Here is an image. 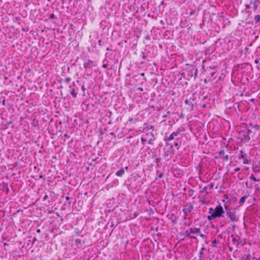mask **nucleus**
Wrapping results in <instances>:
<instances>
[{
    "label": "nucleus",
    "mask_w": 260,
    "mask_h": 260,
    "mask_svg": "<svg viewBox=\"0 0 260 260\" xmlns=\"http://www.w3.org/2000/svg\"><path fill=\"white\" fill-rule=\"evenodd\" d=\"M208 187L207 186H205L202 190H200V193H202L205 191H206Z\"/></svg>",
    "instance_id": "5701e85b"
},
{
    "label": "nucleus",
    "mask_w": 260,
    "mask_h": 260,
    "mask_svg": "<svg viewBox=\"0 0 260 260\" xmlns=\"http://www.w3.org/2000/svg\"><path fill=\"white\" fill-rule=\"evenodd\" d=\"M250 4L253 5L255 7V8H257V6L256 5V1H251Z\"/></svg>",
    "instance_id": "393cba45"
},
{
    "label": "nucleus",
    "mask_w": 260,
    "mask_h": 260,
    "mask_svg": "<svg viewBox=\"0 0 260 260\" xmlns=\"http://www.w3.org/2000/svg\"><path fill=\"white\" fill-rule=\"evenodd\" d=\"M250 179H251L252 180H253L254 181L259 182V180H258V178H256V177H255L253 174L251 175Z\"/></svg>",
    "instance_id": "aec40b11"
},
{
    "label": "nucleus",
    "mask_w": 260,
    "mask_h": 260,
    "mask_svg": "<svg viewBox=\"0 0 260 260\" xmlns=\"http://www.w3.org/2000/svg\"><path fill=\"white\" fill-rule=\"evenodd\" d=\"M181 145V142H179L178 141L175 142L174 143V146L177 149H179Z\"/></svg>",
    "instance_id": "a211bd4d"
},
{
    "label": "nucleus",
    "mask_w": 260,
    "mask_h": 260,
    "mask_svg": "<svg viewBox=\"0 0 260 260\" xmlns=\"http://www.w3.org/2000/svg\"><path fill=\"white\" fill-rule=\"evenodd\" d=\"M5 100H3V105H5Z\"/></svg>",
    "instance_id": "de8ad7c7"
},
{
    "label": "nucleus",
    "mask_w": 260,
    "mask_h": 260,
    "mask_svg": "<svg viewBox=\"0 0 260 260\" xmlns=\"http://www.w3.org/2000/svg\"><path fill=\"white\" fill-rule=\"evenodd\" d=\"M125 171L123 168H121L116 173V175L119 177H122L124 174Z\"/></svg>",
    "instance_id": "f8f14e48"
},
{
    "label": "nucleus",
    "mask_w": 260,
    "mask_h": 260,
    "mask_svg": "<svg viewBox=\"0 0 260 260\" xmlns=\"http://www.w3.org/2000/svg\"><path fill=\"white\" fill-rule=\"evenodd\" d=\"M246 132L248 133V135L250 136V135L252 134V131L251 129H249L247 127H244Z\"/></svg>",
    "instance_id": "6ab92c4d"
},
{
    "label": "nucleus",
    "mask_w": 260,
    "mask_h": 260,
    "mask_svg": "<svg viewBox=\"0 0 260 260\" xmlns=\"http://www.w3.org/2000/svg\"><path fill=\"white\" fill-rule=\"evenodd\" d=\"M181 234L185 236V237H187L191 239H197V237L194 235L190 234V233L189 232V230H186L184 233Z\"/></svg>",
    "instance_id": "1a4fd4ad"
},
{
    "label": "nucleus",
    "mask_w": 260,
    "mask_h": 260,
    "mask_svg": "<svg viewBox=\"0 0 260 260\" xmlns=\"http://www.w3.org/2000/svg\"><path fill=\"white\" fill-rule=\"evenodd\" d=\"M254 62H255L256 64H259V60H258V59H255V60H254Z\"/></svg>",
    "instance_id": "c85d7f7f"
},
{
    "label": "nucleus",
    "mask_w": 260,
    "mask_h": 260,
    "mask_svg": "<svg viewBox=\"0 0 260 260\" xmlns=\"http://www.w3.org/2000/svg\"><path fill=\"white\" fill-rule=\"evenodd\" d=\"M141 140L143 144H144L145 142H146V141H147V139L146 138H144L143 137H141Z\"/></svg>",
    "instance_id": "a878e982"
},
{
    "label": "nucleus",
    "mask_w": 260,
    "mask_h": 260,
    "mask_svg": "<svg viewBox=\"0 0 260 260\" xmlns=\"http://www.w3.org/2000/svg\"><path fill=\"white\" fill-rule=\"evenodd\" d=\"M233 249V247L232 246H229V250L230 251H232Z\"/></svg>",
    "instance_id": "e433bc0d"
},
{
    "label": "nucleus",
    "mask_w": 260,
    "mask_h": 260,
    "mask_svg": "<svg viewBox=\"0 0 260 260\" xmlns=\"http://www.w3.org/2000/svg\"><path fill=\"white\" fill-rule=\"evenodd\" d=\"M160 160V158H156V159H155V161H156V163H158V162H159Z\"/></svg>",
    "instance_id": "473e14b6"
},
{
    "label": "nucleus",
    "mask_w": 260,
    "mask_h": 260,
    "mask_svg": "<svg viewBox=\"0 0 260 260\" xmlns=\"http://www.w3.org/2000/svg\"><path fill=\"white\" fill-rule=\"evenodd\" d=\"M254 172H255V173H259V169H255L254 170Z\"/></svg>",
    "instance_id": "c756f323"
},
{
    "label": "nucleus",
    "mask_w": 260,
    "mask_h": 260,
    "mask_svg": "<svg viewBox=\"0 0 260 260\" xmlns=\"http://www.w3.org/2000/svg\"><path fill=\"white\" fill-rule=\"evenodd\" d=\"M258 69H260V62H259V67H257Z\"/></svg>",
    "instance_id": "09e8293b"
},
{
    "label": "nucleus",
    "mask_w": 260,
    "mask_h": 260,
    "mask_svg": "<svg viewBox=\"0 0 260 260\" xmlns=\"http://www.w3.org/2000/svg\"><path fill=\"white\" fill-rule=\"evenodd\" d=\"M224 211L221 204L218 205L215 208L214 210L211 215L207 216L209 220H212L216 218L223 217Z\"/></svg>",
    "instance_id": "f257e3e1"
},
{
    "label": "nucleus",
    "mask_w": 260,
    "mask_h": 260,
    "mask_svg": "<svg viewBox=\"0 0 260 260\" xmlns=\"http://www.w3.org/2000/svg\"><path fill=\"white\" fill-rule=\"evenodd\" d=\"M231 237L232 238V245L233 247H234L235 248H237L238 246L242 242V240L241 239V238L236 235L234 236L232 235L231 236Z\"/></svg>",
    "instance_id": "20e7f679"
},
{
    "label": "nucleus",
    "mask_w": 260,
    "mask_h": 260,
    "mask_svg": "<svg viewBox=\"0 0 260 260\" xmlns=\"http://www.w3.org/2000/svg\"><path fill=\"white\" fill-rule=\"evenodd\" d=\"M44 177V176H43V175H41V176H40V178H43Z\"/></svg>",
    "instance_id": "37998d69"
},
{
    "label": "nucleus",
    "mask_w": 260,
    "mask_h": 260,
    "mask_svg": "<svg viewBox=\"0 0 260 260\" xmlns=\"http://www.w3.org/2000/svg\"><path fill=\"white\" fill-rule=\"evenodd\" d=\"M224 208L226 210V215L228 218L230 219L229 222H236L238 221V217L236 215V212L232 211L231 209L228 210V206H224Z\"/></svg>",
    "instance_id": "f03ea898"
},
{
    "label": "nucleus",
    "mask_w": 260,
    "mask_h": 260,
    "mask_svg": "<svg viewBox=\"0 0 260 260\" xmlns=\"http://www.w3.org/2000/svg\"><path fill=\"white\" fill-rule=\"evenodd\" d=\"M254 101H255V100H254V99H251L250 100V101H251V102H253V103H254Z\"/></svg>",
    "instance_id": "79ce46f5"
},
{
    "label": "nucleus",
    "mask_w": 260,
    "mask_h": 260,
    "mask_svg": "<svg viewBox=\"0 0 260 260\" xmlns=\"http://www.w3.org/2000/svg\"><path fill=\"white\" fill-rule=\"evenodd\" d=\"M215 73L214 72H213L211 73H210V75H211V77H213V76H214V75H215Z\"/></svg>",
    "instance_id": "72a5a7b5"
},
{
    "label": "nucleus",
    "mask_w": 260,
    "mask_h": 260,
    "mask_svg": "<svg viewBox=\"0 0 260 260\" xmlns=\"http://www.w3.org/2000/svg\"><path fill=\"white\" fill-rule=\"evenodd\" d=\"M156 174L158 175V176H157V177L156 178V180L158 178H159V179L161 178L164 175L163 172H160L158 171H157L156 172Z\"/></svg>",
    "instance_id": "f3484780"
},
{
    "label": "nucleus",
    "mask_w": 260,
    "mask_h": 260,
    "mask_svg": "<svg viewBox=\"0 0 260 260\" xmlns=\"http://www.w3.org/2000/svg\"><path fill=\"white\" fill-rule=\"evenodd\" d=\"M138 90H140L141 91L143 90V88L142 87L138 88Z\"/></svg>",
    "instance_id": "ea45409f"
},
{
    "label": "nucleus",
    "mask_w": 260,
    "mask_h": 260,
    "mask_svg": "<svg viewBox=\"0 0 260 260\" xmlns=\"http://www.w3.org/2000/svg\"><path fill=\"white\" fill-rule=\"evenodd\" d=\"M247 185H248V183H247V182H246V185H247Z\"/></svg>",
    "instance_id": "8fccbe9b"
},
{
    "label": "nucleus",
    "mask_w": 260,
    "mask_h": 260,
    "mask_svg": "<svg viewBox=\"0 0 260 260\" xmlns=\"http://www.w3.org/2000/svg\"><path fill=\"white\" fill-rule=\"evenodd\" d=\"M185 104L188 105L191 110L193 108V99L190 98L188 99H186L184 102Z\"/></svg>",
    "instance_id": "423d86ee"
},
{
    "label": "nucleus",
    "mask_w": 260,
    "mask_h": 260,
    "mask_svg": "<svg viewBox=\"0 0 260 260\" xmlns=\"http://www.w3.org/2000/svg\"><path fill=\"white\" fill-rule=\"evenodd\" d=\"M245 8H246V9H249L250 8V6L249 5H246L245 6Z\"/></svg>",
    "instance_id": "c9c22d12"
},
{
    "label": "nucleus",
    "mask_w": 260,
    "mask_h": 260,
    "mask_svg": "<svg viewBox=\"0 0 260 260\" xmlns=\"http://www.w3.org/2000/svg\"><path fill=\"white\" fill-rule=\"evenodd\" d=\"M240 170V168L238 167V168H236V169H235L234 171L235 172H238V171H239Z\"/></svg>",
    "instance_id": "7c9ffc66"
},
{
    "label": "nucleus",
    "mask_w": 260,
    "mask_h": 260,
    "mask_svg": "<svg viewBox=\"0 0 260 260\" xmlns=\"http://www.w3.org/2000/svg\"><path fill=\"white\" fill-rule=\"evenodd\" d=\"M248 196L246 195H245L244 196L241 198L240 200V203L241 204H244L245 202L246 199L247 198Z\"/></svg>",
    "instance_id": "dca6fc26"
},
{
    "label": "nucleus",
    "mask_w": 260,
    "mask_h": 260,
    "mask_svg": "<svg viewBox=\"0 0 260 260\" xmlns=\"http://www.w3.org/2000/svg\"><path fill=\"white\" fill-rule=\"evenodd\" d=\"M239 136L242 141H245L246 142H249L250 140V136L246 132L245 128L241 129L239 132Z\"/></svg>",
    "instance_id": "7ed1b4c3"
},
{
    "label": "nucleus",
    "mask_w": 260,
    "mask_h": 260,
    "mask_svg": "<svg viewBox=\"0 0 260 260\" xmlns=\"http://www.w3.org/2000/svg\"><path fill=\"white\" fill-rule=\"evenodd\" d=\"M254 19L256 22H260V15H255L254 17Z\"/></svg>",
    "instance_id": "412c9836"
},
{
    "label": "nucleus",
    "mask_w": 260,
    "mask_h": 260,
    "mask_svg": "<svg viewBox=\"0 0 260 260\" xmlns=\"http://www.w3.org/2000/svg\"><path fill=\"white\" fill-rule=\"evenodd\" d=\"M188 195L189 197H193V198H195V196H194V190L192 189H189L188 191Z\"/></svg>",
    "instance_id": "2eb2a0df"
},
{
    "label": "nucleus",
    "mask_w": 260,
    "mask_h": 260,
    "mask_svg": "<svg viewBox=\"0 0 260 260\" xmlns=\"http://www.w3.org/2000/svg\"><path fill=\"white\" fill-rule=\"evenodd\" d=\"M198 234L200 235V236L201 237H202V238L203 239L206 237V236L204 234H202L201 232H200V233H198Z\"/></svg>",
    "instance_id": "cd10ccee"
},
{
    "label": "nucleus",
    "mask_w": 260,
    "mask_h": 260,
    "mask_svg": "<svg viewBox=\"0 0 260 260\" xmlns=\"http://www.w3.org/2000/svg\"><path fill=\"white\" fill-rule=\"evenodd\" d=\"M204 82L205 83H207V79H204Z\"/></svg>",
    "instance_id": "a18cd8bd"
},
{
    "label": "nucleus",
    "mask_w": 260,
    "mask_h": 260,
    "mask_svg": "<svg viewBox=\"0 0 260 260\" xmlns=\"http://www.w3.org/2000/svg\"><path fill=\"white\" fill-rule=\"evenodd\" d=\"M189 232L190 235L197 234L200 233V228H191L189 229Z\"/></svg>",
    "instance_id": "0eeeda50"
},
{
    "label": "nucleus",
    "mask_w": 260,
    "mask_h": 260,
    "mask_svg": "<svg viewBox=\"0 0 260 260\" xmlns=\"http://www.w3.org/2000/svg\"><path fill=\"white\" fill-rule=\"evenodd\" d=\"M82 90L83 92H84L85 90H86V88L84 87V86H82Z\"/></svg>",
    "instance_id": "f704fd0d"
},
{
    "label": "nucleus",
    "mask_w": 260,
    "mask_h": 260,
    "mask_svg": "<svg viewBox=\"0 0 260 260\" xmlns=\"http://www.w3.org/2000/svg\"><path fill=\"white\" fill-rule=\"evenodd\" d=\"M202 250H204V248H203H203H202Z\"/></svg>",
    "instance_id": "3c124183"
},
{
    "label": "nucleus",
    "mask_w": 260,
    "mask_h": 260,
    "mask_svg": "<svg viewBox=\"0 0 260 260\" xmlns=\"http://www.w3.org/2000/svg\"><path fill=\"white\" fill-rule=\"evenodd\" d=\"M207 187H208V188H209V189H213V187H214V184H213V183H210V184L208 185V186H207Z\"/></svg>",
    "instance_id": "b1692460"
},
{
    "label": "nucleus",
    "mask_w": 260,
    "mask_h": 260,
    "mask_svg": "<svg viewBox=\"0 0 260 260\" xmlns=\"http://www.w3.org/2000/svg\"><path fill=\"white\" fill-rule=\"evenodd\" d=\"M258 180H259V181H260V178H258Z\"/></svg>",
    "instance_id": "603ef678"
},
{
    "label": "nucleus",
    "mask_w": 260,
    "mask_h": 260,
    "mask_svg": "<svg viewBox=\"0 0 260 260\" xmlns=\"http://www.w3.org/2000/svg\"><path fill=\"white\" fill-rule=\"evenodd\" d=\"M77 93H78L77 91L75 88H73L72 91H71V95L73 97L76 98V96H77Z\"/></svg>",
    "instance_id": "4468645a"
},
{
    "label": "nucleus",
    "mask_w": 260,
    "mask_h": 260,
    "mask_svg": "<svg viewBox=\"0 0 260 260\" xmlns=\"http://www.w3.org/2000/svg\"><path fill=\"white\" fill-rule=\"evenodd\" d=\"M211 246L214 247H217L216 240H214L212 241Z\"/></svg>",
    "instance_id": "4be33fe9"
},
{
    "label": "nucleus",
    "mask_w": 260,
    "mask_h": 260,
    "mask_svg": "<svg viewBox=\"0 0 260 260\" xmlns=\"http://www.w3.org/2000/svg\"><path fill=\"white\" fill-rule=\"evenodd\" d=\"M103 68H107V64H104L103 65Z\"/></svg>",
    "instance_id": "4c0bfd02"
},
{
    "label": "nucleus",
    "mask_w": 260,
    "mask_h": 260,
    "mask_svg": "<svg viewBox=\"0 0 260 260\" xmlns=\"http://www.w3.org/2000/svg\"><path fill=\"white\" fill-rule=\"evenodd\" d=\"M48 198V196L47 195H45V197H44V200H46L47 198Z\"/></svg>",
    "instance_id": "a19ab883"
},
{
    "label": "nucleus",
    "mask_w": 260,
    "mask_h": 260,
    "mask_svg": "<svg viewBox=\"0 0 260 260\" xmlns=\"http://www.w3.org/2000/svg\"><path fill=\"white\" fill-rule=\"evenodd\" d=\"M69 199H70L69 197H66V200L67 201H68Z\"/></svg>",
    "instance_id": "c03bdc74"
},
{
    "label": "nucleus",
    "mask_w": 260,
    "mask_h": 260,
    "mask_svg": "<svg viewBox=\"0 0 260 260\" xmlns=\"http://www.w3.org/2000/svg\"><path fill=\"white\" fill-rule=\"evenodd\" d=\"M37 232L38 233H40L41 232V230H40V229H37Z\"/></svg>",
    "instance_id": "58836bf2"
},
{
    "label": "nucleus",
    "mask_w": 260,
    "mask_h": 260,
    "mask_svg": "<svg viewBox=\"0 0 260 260\" xmlns=\"http://www.w3.org/2000/svg\"><path fill=\"white\" fill-rule=\"evenodd\" d=\"M153 142H154V140L152 139H150L149 140H148V144H150V145H152L153 144Z\"/></svg>",
    "instance_id": "bb28decb"
},
{
    "label": "nucleus",
    "mask_w": 260,
    "mask_h": 260,
    "mask_svg": "<svg viewBox=\"0 0 260 260\" xmlns=\"http://www.w3.org/2000/svg\"><path fill=\"white\" fill-rule=\"evenodd\" d=\"M193 209V206L191 204H190L189 207L185 208V209H184L183 210V211L184 212V213H186V211L187 212H190L192 209Z\"/></svg>",
    "instance_id": "ddd939ff"
},
{
    "label": "nucleus",
    "mask_w": 260,
    "mask_h": 260,
    "mask_svg": "<svg viewBox=\"0 0 260 260\" xmlns=\"http://www.w3.org/2000/svg\"><path fill=\"white\" fill-rule=\"evenodd\" d=\"M124 169L127 170L128 169V167H125Z\"/></svg>",
    "instance_id": "49530a36"
},
{
    "label": "nucleus",
    "mask_w": 260,
    "mask_h": 260,
    "mask_svg": "<svg viewBox=\"0 0 260 260\" xmlns=\"http://www.w3.org/2000/svg\"><path fill=\"white\" fill-rule=\"evenodd\" d=\"M219 155L223 157L224 160L228 161L229 158V156L227 154H225L224 151L223 150H220L219 152Z\"/></svg>",
    "instance_id": "9d476101"
},
{
    "label": "nucleus",
    "mask_w": 260,
    "mask_h": 260,
    "mask_svg": "<svg viewBox=\"0 0 260 260\" xmlns=\"http://www.w3.org/2000/svg\"><path fill=\"white\" fill-rule=\"evenodd\" d=\"M179 134V131H177L176 132H173L170 136L167 138V139H166V141H171L173 140L175 137H176L178 136V135Z\"/></svg>",
    "instance_id": "6e6552de"
},
{
    "label": "nucleus",
    "mask_w": 260,
    "mask_h": 260,
    "mask_svg": "<svg viewBox=\"0 0 260 260\" xmlns=\"http://www.w3.org/2000/svg\"><path fill=\"white\" fill-rule=\"evenodd\" d=\"M209 213H211V214L212 213V211H213L214 210H213V208H209Z\"/></svg>",
    "instance_id": "2f4dec72"
},
{
    "label": "nucleus",
    "mask_w": 260,
    "mask_h": 260,
    "mask_svg": "<svg viewBox=\"0 0 260 260\" xmlns=\"http://www.w3.org/2000/svg\"><path fill=\"white\" fill-rule=\"evenodd\" d=\"M238 158L239 159H243V164H249V161L248 158H247L246 154L243 152L242 150H240L239 154H238Z\"/></svg>",
    "instance_id": "39448f33"
},
{
    "label": "nucleus",
    "mask_w": 260,
    "mask_h": 260,
    "mask_svg": "<svg viewBox=\"0 0 260 260\" xmlns=\"http://www.w3.org/2000/svg\"><path fill=\"white\" fill-rule=\"evenodd\" d=\"M92 62V61L89 59L86 60L83 64L84 68L85 70H86L90 66V64Z\"/></svg>",
    "instance_id": "9b49d317"
}]
</instances>
